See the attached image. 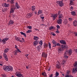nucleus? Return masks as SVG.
<instances>
[{
  "instance_id": "412c9836",
  "label": "nucleus",
  "mask_w": 77,
  "mask_h": 77,
  "mask_svg": "<svg viewBox=\"0 0 77 77\" xmlns=\"http://www.w3.org/2000/svg\"><path fill=\"white\" fill-rule=\"evenodd\" d=\"M68 53L69 55L70 56L71 55V54H72V50L71 49H70L68 51Z\"/></svg>"
},
{
  "instance_id": "20e7f679",
  "label": "nucleus",
  "mask_w": 77,
  "mask_h": 77,
  "mask_svg": "<svg viewBox=\"0 0 77 77\" xmlns=\"http://www.w3.org/2000/svg\"><path fill=\"white\" fill-rule=\"evenodd\" d=\"M8 40H9V38H5L2 40V42L3 44H6V42Z\"/></svg>"
},
{
  "instance_id": "864d4df0",
  "label": "nucleus",
  "mask_w": 77,
  "mask_h": 77,
  "mask_svg": "<svg viewBox=\"0 0 77 77\" xmlns=\"http://www.w3.org/2000/svg\"><path fill=\"white\" fill-rule=\"evenodd\" d=\"M27 28L29 29H30L31 30L32 29V26H27Z\"/></svg>"
},
{
  "instance_id": "393cba45",
  "label": "nucleus",
  "mask_w": 77,
  "mask_h": 77,
  "mask_svg": "<svg viewBox=\"0 0 77 77\" xmlns=\"http://www.w3.org/2000/svg\"><path fill=\"white\" fill-rule=\"evenodd\" d=\"M9 48H7L4 50V52L5 53H7L8 52V51H9Z\"/></svg>"
},
{
  "instance_id": "e2e57ef3",
  "label": "nucleus",
  "mask_w": 77,
  "mask_h": 77,
  "mask_svg": "<svg viewBox=\"0 0 77 77\" xmlns=\"http://www.w3.org/2000/svg\"><path fill=\"white\" fill-rule=\"evenodd\" d=\"M12 17H14V18H15V17H16V15L14 14H12Z\"/></svg>"
},
{
  "instance_id": "e433bc0d",
  "label": "nucleus",
  "mask_w": 77,
  "mask_h": 77,
  "mask_svg": "<svg viewBox=\"0 0 77 77\" xmlns=\"http://www.w3.org/2000/svg\"><path fill=\"white\" fill-rule=\"evenodd\" d=\"M64 23L65 24H68V20H65Z\"/></svg>"
},
{
  "instance_id": "0e129e2a",
  "label": "nucleus",
  "mask_w": 77,
  "mask_h": 77,
  "mask_svg": "<svg viewBox=\"0 0 77 77\" xmlns=\"http://www.w3.org/2000/svg\"><path fill=\"white\" fill-rule=\"evenodd\" d=\"M3 63L2 62V63H0V66H3Z\"/></svg>"
},
{
  "instance_id": "6e6d98bb",
  "label": "nucleus",
  "mask_w": 77,
  "mask_h": 77,
  "mask_svg": "<svg viewBox=\"0 0 77 77\" xmlns=\"http://www.w3.org/2000/svg\"><path fill=\"white\" fill-rule=\"evenodd\" d=\"M29 55V54H27L25 55V56L27 58V59H29V57H28V56Z\"/></svg>"
},
{
  "instance_id": "ea45409f",
  "label": "nucleus",
  "mask_w": 77,
  "mask_h": 77,
  "mask_svg": "<svg viewBox=\"0 0 77 77\" xmlns=\"http://www.w3.org/2000/svg\"><path fill=\"white\" fill-rule=\"evenodd\" d=\"M42 13V11L41 10H39L38 11V14H41Z\"/></svg>"
},
{
  "instance_id": "a19ab883",
  "label": "nucleus",
  "mask_w": 77,
  "mask_h": 77,
  "mask_svg": "<svg viewBox=\"0 0 77 77\" xmlns=\"http://www.w3.org/2000/svg\"><path fill=\"white\" fill-rule=\"evenodd\" d=\"M62 14H61V11H59L58 12V15L59 16Z\"/></svg>"
},
{
  "instance_id": "37998d69",
  "label": "nucleus",
  "mask_w": 77,
  "mask_h": 77,
  "mask_svg": "<svg viewBox=\"0 0 77 77\" xmlns=\"http://www.w3.org/2000/svg\"><path fill=\"white\" fill-rule=\"evenodd\" d=\"M51 43L50 42H49L48 43V47L50 49H51Z\"/></svg>"
},
{
  "instance_id": "c85d7f7f",
  "label": "nucleus",
  "mask_w": 77,
  "mask_h": 77,
  "mask_svg": "<svg viewBox=\"0 0 77 77\" xmlns=\"http://www.w3.org/2000/svg\"><path fill=\"white\" fill-rule=\"evenodd\" d=\"M52 42L53 43V44L54 45H56V42L54 40H53Z\"/></svg>"
},
{
  "instance_id": "ddd939ff",
  "label": "nucleus",
  "mask_w": 77,
  "mask_h": 77,
  "mask_svg": "<svg viewBox=\"0 0 77 77\" xmlns=\"http://www.w3.org/2000/svg\"><path fill=\"white\" fill-rule=\"evenodd\" d=\"M61 47L62 48H66V49L69 48L68 46L64 45H62Z\"/></svg>"
},
{
  "instance_id": "7ed1b4c3",
  "label": "nucleus",
  "mask_w": 77,
  "mask_h": 77,
  "mask_svg": "<svg viewBox=\"0 0 77 77\" xmlns=\"http://www.w3.org/2000/svg\"><path fill=\"white\" fill-rule=\"evenodd\" d=\"M57 3L59 4V6L60 7H62L63 6L64 4L62 1H57Z\"/></svg>"
},
{
  "instance_id": "cd10ccee",
  "label": "nucleus",
  "mask_w": 77,
  "mask_h": 77,
  "mask_svg": "<svg viewBox=\"0 0 77 77\" xmlns=\"http://www.w3.org/2000/svg\"><path fill=\"white\" fill-rule=\"evenodd\" d=\"M35 9H36V8L35 7V6H32V7L31 9H32V11H34V10H35Z\"/></svg>"
},
{
  "instance_id": "9b49d317",
  "label": "nucleus",
  "mask_w": 77,
  "mask_h": 77,
  "mask_svg": "<svg viewBox=\"0 0 77 77\" xmlns=\"http://www.w3.org/2000/svg\"><path fill=\"white\" fill-rule=\"evenodd\" d=\"M62 51H63V48H59L58 50V53H60Z\"/></svg>"
},
{
  "instance_id": "c03bdc74",
  "label": "nucleus",
  "mask_w": 77,
  "mask_h": 77,
  "mask_svg": "<svg viewBox=\"0 0 77 77\" xmlns=\"http://www.w3.org/2000/svg\"><path fill=\"white\" fill-rule=\"evenodd\" d=\"M3 56L4 57V58L5 57H7V55L6 54V53H4L3 54Z\"/></svg>"
},
{
  "instance_id": "49530a36",
  "label": "nucleus",
  "mask_w": 77,
  "mask_h": 77,
  "mask_svg": "<svg viewBox=\"0 0 77 77\" xmlns=\"http://www.w3.org/2000/svg\"><path fill=\"white\" fill-rule=\"evenodd\" d=\"M53 27H53L52 26L50 27L49 28V30H51L52 29H53Z\"/></svg>"
},
{
  "instance_id": "6ab92c4d",
  "label": "nucleus",
  "mask_w": 77,
  "mask_h": 77,
  "mask_svg": "<svg viewBox=\"0 0 77 77\" xmlns=\"http://www.w3.org/2000/svg\"><path fill=\"white\" fill-rule=\"evenodd\" d=\"M62 23V19H59L57 21V23L59 24H61Z\"/></svg>"
},
{
  "instance_id": "aec40b11",
  "label": "nucleus",
  "mask_w": 77,
  "mask_h": 77,
  "mask_svg": "<svg viewBox=\"0 0 77 77\" xmlns=\"http://www.w3.org/2000/svg\"><path fill=\"white\" fill-rule=\"evenodd\" d=\"M73 25L74 26H77V20H75V21H74L73 22Z\"/></svg>"
},
{
  "instance_id": "4c0bfd02",
  "label": "nucleus",
  "mask_w": 77,
  "mask_h": 77,
  "mask_svg": "<svg viewBox=\"0 0 77 77\" xmlns=\"http://www.w3.org/2000/svg\"><path fill=\"white\" fill-rule=\"evenodd\" d=\"M75 11H72L71 12V14L72 15L75 16Z\"/></svg>"
},
{
  "instance_id": "a18cd8bd",
  "label": "nucleus",
  "mask_w": 77,
  "mask_h": 77,
  "mask_svg": "<svg viewBox=\"0 0 77 77\" xmlns=\"http://www.w3.org/2000/svg\"><path fill=\"white\" fill-rule=\"evenodd\" d=\"M3 56L4 57V58L5 57H7V55L6 54V53H4L3 54Z\"/></svg>"
},
{
  "instance_id": "f03ea898",
  "label": "nucleus",
  "mask_w": 77,
  "mask_h": 77,
  "mask_svg": "<svg viewBox=\"0 0 77 77\" xmlns=\"http://www.w3.org/2000/svg\"><path fill=\"white\" fill-rule=\"evenodd\" d=\"M15 9V6L14 5H12L11 6L10 10L11 13H13V12H14Z\"/></svg>"
},
{
  "instance_id": "c9c22d12",
  "label": "nucleus",
  "mask_w": 77,
  "mask_h": 77,
  "mask_svg": "<svg viewBox=\"0 0 77 77\" xmlns=\"http://www.w3.org/2000/svg\"><path fill=\"white\" fill-rule=\"evenodd\" d=\"M74 66L75 67H76L77 68V61H75L74 64Z\"/></svg>"
},
{
  "instance_id": "5701e85b",
  "label": "nucleus",
  "mask_w": 77,
  "mask_h": 77,
  "mask_svg": "<svg viewBox=\"0 0 77 77\" xmlns=\"http://www.w3.org/2000/svg\"><path fill=\"white\" fill-rule=\"evenodd\" d=\"M68 54L66 53H65L64 54V57L66 58V59L68 57V56H67Z\"/></svg>"
},
{
  "instance_id": "bf43d9fd",
  "label": "nucleus",
  "mask_w": 77,
  "mask_h": 77,
  "mask_svg": "<svg viewBox=\"0 0 77 77\" xmlns=\"http://www.w3.org/2000/svg\"><path fill=\"white\" fill-rule=\"evenodd\" d=\"M65 77H70V75L65 74Z\"/></svg>"
},
{
  "instance_id": "13d9d810",
  "label": "nucleus",
  "mask_w": 77,
  "mask_h": 77,
  "mask_svg": "<svg viewBox=\"0 0 77 77\" xmlns=\"http://www.w3.org/2000/svg\"><path fill=\"white\" fill-rule=\"evenodd\" d=\"M70 10L71 11H72V10H73V7H72V6L70 7Z\"/></svg>"
},
{
  "instance_id": "dca6fc26",
  "label": "nucleus",
  "mask_w": 77,
  "mask_h": 77,
  "mask_svg": "<svg viewBox=\"0 0 77 77\" xmlns=\"http://www.w3.org/2000/svg\"><path fill=\"white\" fill-rule=\"evenodd\" d=\"M15 5L16 9H18L19 8H20V6H19V5H18V4L17 3H16Z\"/></svg>"
},
{
  "instance_id": "4d7b16f0",
  "label": "nucleus",
  "mask_w": 77,
  "mask_h": 77,
  "mask_svg": "<svg viewBox=\"0 0 77 77\" xmlns=\"http://www.w3.org/2000/svg\"><path fill=\"white\" fill-rule=\"evenodd\" d=\"M16 50H17V51H18V52H19V53H21V51L20 50V49H19Z\"/></svg>"
},
{
  "instance_id": "72a5a7b5",
  "label": "nucleus",
  "mask_w": 77,
  "mask_h": 77,
  "mask_svg": "<svg viewBox=\"0 0 77 77\" xmlns=\"http://www.w3.org/2000/svg\"><path fill=\"white\" fill-rule=\"evenodd\" d=\"M63 17V16H62V14H61V15H59V17H58V19L60 20H62L61 18Z\"/></svg>"
},
{
  "instance_id": "9d476101",
  "label": "nucleus",
  "mask_w": 77,
  "mask_h": 77,
  "mask_svg": "<svg viewBox=\"0 0 77 77\" xmlns=\"http://www.w3.org/2000/svg\"><path fill=\"white\" fill-rule=\"evenodd\" d=\"M47 55L45 54V52H43L42 54V56L43 57H47Z\"/></svg>"
},
{
  "instance_id": "3c124183",
  "label": "nucleus",
  "mask_w": 77,
  "mask_h": 77,
  "mask_svg": "<svg viewBox=\"0 0 77 77\" xmlns=\"http://www.w3.org/2000/svg\"><path fill=\"white\" fill-rule=\"evenodd\" d=\"M4 59L5 60H6V61H8V57H5Z\"/></svg>"
},
{
  "instance_id": "c756f323",
  "label": "nucleus",
  "mask_w": 77,
  "mask_h": 77,
  "mask_svg": "<svg viewBox=\"0 0 77 77\" xmlns=\"http://www.w3.org/2000/svg\"><path fill=\"white\" fill-rule=\"evenodd\" d=\"M55 77H58L59 75V72H56L55 74Z\"/></svg>"
},
{
  "instance_id": "58836bf2",
  "label": "nucleus",
  "mask_w": 77,
  "mask_h": 77,
  "mask_svg": "<svg viewBox=\"0 0 77 77\" xmlns=\"http://www.w3.org/2000/svg\"><path fill=\"white\" fill-rule=\"evenodd\" d=\"M73 0H71L70 1V6H71V5H72V4H73Z\"/></svg>"
},
{
  "instance_id": "5fc2aeb1",
  "label": "nucleus",
  "mask_w": 77,
  "mask_h": 77,
  "mask_svg": "<svg viewBox=\"0 0 77 77\" xmlns=\"http://www.w3.org/2000/svg\"><path fill=\"white\" fill-rule=\"evenodd\" d=\"M65 63V61L64 60H63L62 63V65H64Z\"/></svg>"
},
{
  "instance_id": "a878e982",
  "label": "nucleus",
  "mask_w": 77,
  "mask_h": 77,
  "mask_svg": "<svg viewBox=\"0 0 77 77\" xmlns=\"http://www.w3.org/2000/svg\"><path fill=\"white\" fill-rule=\"evenodd\" d=\"M17 53H18V51H17V50H15L13 52V53H14V55H15V56H17Z\"/></svg>"
},
{
  "instance_id": "1a4fd4ad",
  "label": "nucleus",
  "mask_w": 77,
  "mask_h": 77,
  "mask_svg": "<svg viewBox=\"0 0 77 77\" xmlns=\"http://www.w3.org/2000/svg\"><path fill=\"white\" fill-rule=\"evenodd\" d=\"M33 16V13H29L26 16V17L27 18H30L31 17H32Z\"/></svg>"
},
{
  "instance_id": "2eb2a0df",
  "label": "nucleus",
  "mask_w": 77,
  "mask_h": 77,
  "mask_svg": "<svg viewBox=\"0 0 77 77\" xmlns=\"http://www.w3.org/2000/svg\"><path fill=\"white\" fill-rule=\"evenodd\" d=\"M38 43H39V41L37 40L34 41L33 43L34 46H36V45H38Z\"/></svg>"
},
{
  "instance_id": "338daca9",
  "label": "nucleus",
  "mask_w": 77,
  "mask_h": 77,
  "mask_svg": "<svg viewBox=\"0 0 77 77\" xmlns=\"http://www.w3.org/2000/svg\"><path fill=\"white\" fill-rule=\"evenodd\" d=\"M50 68H51V67H49L48 68V71H50Z\"/></svg>"
},
{
  "instance_id": "603ef678",
  "label": "nucleus",
  "mask_w": 77,
  "mask_h": 77,
  "mask_svg": "<svg viewBox=\"0 0 77 77\" xmlns=\"http://www.w3.org/2000/svg\"><path fill=\"white\" fill-rule=\"evenodd\" d=\"M68 20L69 21H72V18L71 17L69 18Z\"/></svg>"
},
{
  "instance_id": "f704fd0d",
  "label": "nucleus",
  "mask_w": 77,
  "mask_h": 77,
  "mask_svg": "<svg viewBox=\"0 0 77 77\" xmlns=\"http://www.w3.org/2000/svg\"><path fill=\"white\" fill-rule=\"evenodd\" d=\"M39 38L37 36H34V40H38Z\"/></svg>"
},
{
  "instance_id": "39448f33",
  "label": "nucleus",
  "mask_w": 77,
  "mask_h": 77,
  "mask_svg": "<svg viewBox=\"0 0 77 77\" xmlns=\"http://www.w3.org/2000/svg\"><path fill=\"white\" fill-rule=\"evenodd\" d=\"M51 17L53 18V20H56V17H57V14H52L51 15Z\"/></svg>"
},
{
  "instance_id": "7c9ffc66",
  "label": "nucleus",
  "mask_w": 77,
  "mask_h": 77,
  "mask_svg": "<svg viewBox=\"0 0 77 77\" xmlns=\"http://www.w3.org/2000/svg\"><path fill=\"white\" fill-rule=\"evenodd\" d=\"M41 48H42V46L41 45H39L37 47L38 50H39L40 49H41Z\"/></svg>"
},
{
  "instance_id": "de8ad7c7",
  "label": "nucleus",
  "mask_w": 77,
  "mask_h": 77,
  "mask_svg": "<svg viewBox=\"0 0 77 77\" xmlns=\"http://www.w3.org/2000/svg\"><path fill=\"white\" fill-rule=\"evenodd\" d=\"M44 48L48 47V44L45 43L44 45Z\"/></svg>"
},
{
  "instance_id": "6e6552de",
  "label": "nucleus",
  "mask_w": 77,
  "mask_h": 77,
  "mask_svg": "<svg viewBox=\"0 0 77 77\" xmlns=\"http://www.w3.org/2000/svg\"><path fill=\"white\" fill-rule=\"evenodd\" d=\"M72 73H73V74H75V72H77V67H74L72 69Z\"/></svg>"
},
{
  "instance_id": "052dcab7",
  "label": "nucleus",
  "mask_w": 77,
  "mask_h": 77,
  "mask_svg": "<svg viewBox=\"0 0 77 77\" xmlns=\"http://www.w3.org/2000/svg\"><path fill=\"white\" fill-rule=\"evenodd\" d=\"M74 34H75V36H77V32H74Z\"/></svg>"
},
{
  "instance_id": "f257e3e1",
  "label": "nucleus",
  "mask_w": 77,
  "mask_h": 77,
  "mask_svg": "<svg viewBox=\"0 0 77 77\" xmlns=\"http://www.w3.org/2000/svg\"><path fill=\"white\" fill-rule=\"evenodd\" d=\"M15 75L17 77H21L23 76L22 74L20 73L19 72H17L15 73Z\"/></svg>"
},
{
  "instance_id": "bb28decb",
  "label": "nucleus",
  "mask_w": 77,
  "mask_h": 77,
  "mask_svg": "<svg viewBox=\"0 0 77 77\" xmlns=\"http://www.w3.org/2000/svg\"><path fill=\"white\" fill-rule=\"evenodd\" d=\"M20 33L22 35H23V36H25V38H26V33H24L23 32H20Z\"/></svg>"
},
{
  "instance_id": "774afa93",
  "label": "nucleus",
  "mask_w": 77,
  "mask_h": 77,
  "mask_svg": "<svg viewBox=\"0 0 77 77\" xmlns=\"http://www.w3.org/2000/svg\"><path fill=\"white\" fill-rule=\"evenodd\" d=\"M55 32L57 33H59V31H56Z\"/></svg>"
},
{
  "instance_id": "473e14b6",
  "label": "nucleus",
  "mask_w": 77,
  "mask_h": 77,
  "mask_svg": "<svg viewBox=\"0 0 77 77\" xmlns=\"http://www.w3.org/2000/svg\"><path fill=\"white\" fill-rule=\"evenodd\" d=\"M15 0H11L10 1V3L11 4H14L15 3Z\"/></svg>"
},
{
  "instance_id": "69168bd1",
  "label": "nucleus",
  "mask_w": 77,
  "mask_h": 77,
  "mask_svg": "<svg viewBox=\"0 0 77 77\" xmlns=\"http://www.w3.org/2000/svg\"><path fill=\"white\" fill-rule=\"evenodd\" d=\"M15 48H16L17 50V49H18V48L17 46L16 45H15Z\"/></svg>"
},
{
  "instance_id": "f3484780",
  "label": "nucleus",
  "mask_w": 77,
  "mask_h": 77,
  "mask_svg": "<svg viewBox=\"0 0 77 77\" xmlns=\"http://www.w3.org/2000/svg\"><path fill=\"white\" fill-rule=\"evenodd\" d=\"M60 42L61 43V44H64V45H66V42H65V41L63 40H60Z\"/></svg>"
},
{
  "instance_id": "0eeeda50",
  "label": "nucleus",
  "mask_w": 77,
  "mask_h": 77,
  "mask_svg": "<svg viewBox=\"0 0 77 77\" xmlns=\"http://www.w3.org/2000/svg\"><path fill=\"white\" fill-rule=\"evenodd\" d=\"M8 66H3V69H4V70H5V71H8Z\"/></svg>"
},
{
  "instance_id": "09e8293b",
  "label": "nucleus",
  "mask_w": 77,
  "mask_h": 77,
  "mask_svg": "<svg viewBox=\"0 0 77 77\" xmlns=\"http://www.w3.org/2000/svg\"><path fill=\"white\" fill-rule=\"evenodd\" d=\"M39 44L40 45H41L42 46V40L40 41L39 42Z\"/></svg>"
},
{
  "instance_id": "79ce46f5",
  "label": "nucleus",
  "mask_w": 77,
  "mask_h": 77,
  "mask_svg": "<svg viewBox=\"0 0 77 77\" xmlns=\"http://www.w3.org/2000/svg\"><path fill=\"white\" fill-rule=\"evenodd\" d=\"M42 75H43L44 76H45V77H46L47 76V75L46 74V73L45 72H44L43 73H42Z\"/></svg>"
},
{
  "instance_id": "8fccbe9b",
  "label": "nucleus",
  "mask_w": 77,
  "mask_h": 77,
  "mask_svg": "<svg viewBox=\"0 0 77 77\" xmlns=\"http://www.w3.org/2000/svg\"><path fill=\"white\" fill-rule=\"evenodd\" d=\"M32 32V30L29 29L28 31H26V33H30V32Z\"/></svg>"
},
{
  "instance_id": "b1692460",
  "label": "nucleus",
  "mask_w": 77,
  "mask_h": 77,
  "mask_svg": "<svg viewBox=\"0 0 77 77\" xmlns=\"http://www.w3.org/2000/svg\"><path fill=\"white\" fill-rule=\"evenodd\" d=\"M70 73H71V71L68 70L66 71L65 74L66 75H69V74H70Z\"/></svg>"
},
{
  "instance_id": "680f3d73",
  "label": "nucleus",
  "mask_w": 77,
  "mask_h": 77,
  "mask_svg": "<svg viewBox=\"0 0 77 77\" xmlns=\"http://www.w3.org/2000/svg\"><path fill=\"white\" fill-rule=\"evenodd\" d=\"M57 29H60V27L59 26V25H57Z\"/></svg>"
},
{
  "instance_id": "2f4dec72",
  "label": "nucleus",
  "mask_w": 77,
  "mask_h": 77,
  "mask_svg": "<svg viewBox=\"0 0 77 77\" xmlns=\"http://www.w3.org/2000/svg\"><path fill=\"white\" fill-rule=\"evenodd\" d=\"M61 45L59 44V43H58L57 44H56V45H53V47H56V46H60Z\"/></svg>"
},
{
  "instance_id": "f8f14e48",
  "label": "nucleus",
  "mask_w": 77,
  "mask_h": 77,
  "mask_svg": "<svg viewBox=\"0 0 77 77\" xmlns=\"http://www.w3.org/2000/svg\"><path fill=\"white\" fill-rule=\"evenodd\" d=\"M13 24H14V22L12 20H10L8 24L10 25V26H11V25H12Z\"/></svg>"
},
{
  "instance_id": "4468645a",
  "label": "nucleus",
  "mask_w": 77,
  "mask_h": 77,
  "mask_svg": "<svg viewBox=\"0 0 77 77\" xmlns=\"http://www.w3.org/2000/svg\"><path fill=\"white\" fill-rule=\"evenodd\" d=\"M15 39L17 41H19L20 42H22V40L21 39V38L16 37L15 38Z\"/></svg>"
},
{
  "instance_id": "a211bd4d",
  "label": "nucleus",
  "mask_w": 77,
  "mask_h": 77,
  "mask_svg": "<svg viewBox=\"0 0 77 77\" xmlns=\"http://www.w3.org/2000/svg\"><path fill=\"white\" fill-rule=\"evenodd\" d=\"M8 71H12L13 70V68L12 66H10L8 67Z\"/></svg>"
},
{
  "instance_id": "423d86ee",
  "label": "nucleus",
  "mask_w": 77,
  "mask_h": 77,
  "mask_svg": "<svg viewBox=\"0 0 77 77\" xmlns=\"http://www.w3.org/2000/svg\"><path fill=\"white\" fill-rule=\"evenodd\" d=\"M60 62L59 61H57V68H60L61 64Z\"/></svg>"
},
{
  "instance_id": "4be33fe9",
  "label": "nucleus",
  "mask_w": 77,
  "mask_h": 77,
  "mask_svg": "<svg viewBox=\"0 0 77 77\" xmlns=\"http://www.w3.org/2000/svg\"><path fill=\"white\" fill-rule=\"evenodd\" d=\"M3 5L5 8H8L9 6V5L8 4H6V3H5Z\"/></svg>"
}]
</instances>
